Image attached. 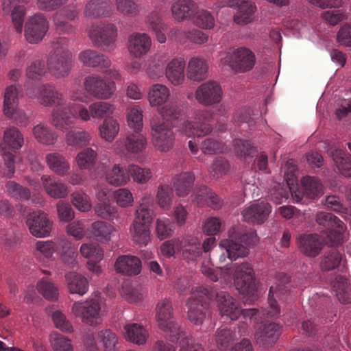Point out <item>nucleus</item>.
<instances>
[{"label": "nucleus", "mask_w": 351, "mask_h": 351, "mask_svg": "<svg viewBox=\"0 0 351 351\" xmlns=\"http://www.w3.org/2000/svg\"><path fill=\"white\" fill-rule=\"evenodd\" d=\"M38 93V99L42 105L45 106L55 105L51 112V123L58 130L69 129L72 125L75 112L71 102L64 98L62 93L48 84L40 86Z\"/></svg>", "instance_id": "nucleus-1"}, {"label": "nucleus", "mask_w": 351, "mask_h": 351, "mask_svg": "<svg viewBox=\"0 0 351 351\" xmlns=\"http://www.w3.org/2000/svg\"><path fill=\"white\" fill-rule=\"evenodd\" d=\"M216 273L221 283L229 284L232 279L237 289L245 295H254L255 291L254 272L251 265L243 263L230 267H217Z\"/></svg>", "instance_id": "nucleus-2"}, {"label": "nucleus", "mask_w": 351, "mask_h": 351, "mask_svg": "<svg viewBox=\"0 0 351 351\" xmlns=\"http://www.w3.org/2000/svg\"><path fill=\"white\" fill-rule=\"evenodd\" d=\"M69 40L60 37L53 43V49L49 52L47 59L49 72L56 78H65L69 76L72 68V53L66 49Z\"/></svg>", "instance_id": "nucleus-3"}, {"label": "nucleus", "mask_w": 351, "mask_h": 351, "mask_svg": "<svg viewBox=\"0 0 351 351\" xmlns=\"http://www.w3.org/2000/svg\"><path fill=\"white\" fill-rule=\"evenodd\" d=\"M103 304L99 298H90L83 302H74L71 307V313L79 317L82 322L95 326L102 321Z\"/></svg>", "instance_id": "nucleus-4"}, {"label": "nucleus", "mask_w": 351, "mask_h": 351, "mask_svg": "<svg viewBox=\"0 0 351 351\" xmlns=\"http://www.w3.org/2000/svg\"><path fill=\"white\" fill-rule=\"evenodd\" d=\"M117 36V28L112 23L93 25L89 37L94 45L105 51H112Z\"/></svg>", "instance_id": "nucleus-5"}, {"label": "nucleus", "mask_w": 351, "mask_h": 351, "mask_svg": "<svg viewBox=\"0 0 351 351\" xmlns=\"http://www.w3.org/2000/svg\"><path fill=\"white\" fill-rule=\"evenodd\" d=\"M212 294L202 286H197L192 289L191 296L186 302L187 318L195 325H200L205 319V309L202 300L205 298H210Z\"/></svg>", "instance_id": "nucleus-6"}, {"label": "nucleus", "mask_w": 351, "mask_h": 351, "mask_svg": "<svg viewBox=\"0 0 351 351\" xmlns=\"http://www.w3.org/2000/svg\"><path fill=\"white\" fill-rule=\"evenodd\" d=\"M217 306L221 316H226L232 320H237L241 314L245 316H254L257 313L256 309L243 311L238 302L224 291L217 294Z\"/></svg>", "instance_id": "nucleus-7"}, {"label": "nucleus", "mask_w": 351, "mask_h": 351, "mask_svg": "<svg viewBox=\"0 0 351 351\" xmlns=\"http://www.w3.org/2000/svg\"><path fill=\"white\" fill-rule=\"evenodd\" d=\"M86 90L97 99H108L112 97L115 90L113 81L107 80L99 75H92L84 80Z\"/></svg>", "instance_id": "nucleus-8"}, {"label": "nucleus", "mask_w": 351, "mask_h": 351, "mask_svg": "<svg viewBox=\"0 0 351 351\" xmlns=\"http://www.w3.org/2000/svg\"><path fill=\"white\" fill-rule=\"evenodd\" d=\"M24 139L21 133H4L3 141L1 144L3 151L4 167L3 173L7 177H12L14 173V156L12 153L8 152L7 149H18L23 144Z\"/></svg>", "instance_id": "nucleus-9"}, {"label": "nucleus", "mask_w": 351, "mask_h": 351, "mask_svg": "<svg viewBox=\"0 0 351 351\" xmlns=\"http://www.w3.org/2000/svg\"><path fill=\"white\" fill-rule=\"evenodd\" d=\"M181 110L177 103L170 102L159 110L160 117H154L151 121L153 132H169L173 128V120L178 118Z\"/></svg>", "instance_id": "nucleus-10"}, {"label": "nucleus", "mask_w": 351, "mask_h": 351, "mask_svg": "<svg viewBox=\"0 0 351 351\" xmlns=\"http://www.w3.org/2000/svg\"><path fill=\"white\" fill-rule=\"evenodd\" d=\"M25 223L31 234L36 238L49 237L53 228V222L41 210L30 213L26 217Z\"/></svg>", "instance_id": "nucleus-11"}, {"label": "nucleus", "mask_w": 351, "mask_h": 351, "mask_svg": "<svg viewBox=\"0 0 351 351\" xmlns=\"http://www.w3.org/2000/svg\"><path fill=\"white\" fill-rule=\"evenodd\" d=\"M49 29L48 21L40 13L30 17L25 25V37L31 44L40 43L45 37Z\"/></svg>", "instance_id": "nucleus-12"}, {"label": "nucleus", "mask_w": 351, "mask_h": 351, "mask_svg": "<svg viewBox=\"0 0 351 351\" xmlns=\"http://www.w3.org/2000/svg\"><path fill=\"white\" fill-rule=\"evenodd\" d=\"M223 90L220 84L215 81H208L199 86L195 90V97L199 104L210 106L221 102Z\"/></svg>", "instance_id": "nucleus-13"}, {"label": "nucleus", "mask_w": 351, "mask_h": 351, "mask_svg": "<svg viewBox=\"0 0 351 351\" xmlns=\"http://www.w3.org/2000/svg\"><path fill=\"white\" fill-rule=\"evenodd\" d=\"M156 319L158 326L164 332L176 334L178 326L173 321V308L169 300L159 301L156 307Z\"/></svg>", "instance_id": "nucleus-14"}, {"label": "nucleus", "mask_w": 351, "mask_h": 351, "mask_svg": "<svg viewBox=\"0 0 351 351\" xmlns=\"http://www.w3.org/2000/svg\"><path fill=\"white\" fill-rule=\"evenodd\" d=\"M225 62L236 72H245L251 70L255 64V56L248 49L238 48L232 55L228 56Z\"/></svg>", "instance_id": "nucleus-15"}, {"label": "nucleus", "mask_w": 351, "mask_h": 351, "mask_svg": "<svg viewBox=\"0 0 351 351\" xmlns=\"http://www.w3.org/2000/svg\"><path fill=\"white\" fill-rule=\"evenodd\" d=\"M237 8V12L234 16V21L238 24H247L253 19V14L256 10V5L254 3L245 0H228L223 3L222 5H218V8L224 6Z\"/></svg>", "instance_id": "nucleus-16"}, {"label": "nucleus", "mask_w": 351, "mask_h": 351, "mask_svg": "<svg viewBox=\"0 0 351 351\" xmlns=\"http://www.w3.org/2000/svg\"><path fill=\"white\" fill-rule=\"evenodd\" d=\"M281 334V327L275 323L260 326L254 334L256 342L263 348L272 346Z\"/></svg>", "instance_id": "nucleus-17"}, {"label": "nucleus", "mask_w": 351, "mask_h": 351, "mask_svg": "<svg viewBox=\"0 0 351 351\" xmlns=\"http://www.w3.org/2000/svg\"><path fill=\"white\" fill-rule=\"evenodd\" d=\"M271 211V206L267 202H262L245 207L241 215L246 222L261 224L266 221Z\"/></svg>", "instance_id": "nucleus-18"}, {"label": "nucleus", "mask_w": 351, "mask_h": 351, "mask_svg": "<svg viewBox=\"0 0 351 351\" xmlns=\"http://www.w3.org/2000/svg\"><path fill=\"white\" fill-rule=\"evenodd\" d=\"M151 46V38L145 33H133L128 38V51L135 58H141L147 54Z\"/></svg>", "instance_id": "nucleus-19"}, {"label": "nucleus", "mask_w": 351, "mask_h": 351, "mask_svg": "<svg viewBox=\"0 0 351 351\" xmlns=\"http://www.w3.org/2000/svg\"><path fill=\"white\" fill-rule=\"evenodd\" d=\"M79 11L73 5H67L56 13L54 16V23L57 30L60 34H70L75 29L68 21H74L78 18Z\"/></svg>", "instance_id": "nucleus-20"}, {"label": "nucleus", "mask_w": 351, "mask_h": 351, "mask_svg": "<svg viewBox=\"0 0 351 351\" xmlns=\"http://www.w3.org/2000/svg\"><path fill=\"white\" fill-rule=\"evenodd\" d=\"M115 232L116 229L112 224L98 220L92 223L87 229V238H95L101 243H107Z\"/></svg>", "instance_id": "nucleus-21"}, {"label": "nucleus", "mask_w": 351, "mask_h": 351, "mask_svg": "<svg viewBox=\"0 0 351 351\" xmlns=\"http://www.w3.org/2000/svg\"><path fill=\"white\" fill-rule=\"evenodd\" d=\"M142 264L141 260L135 256L123 255L114 263L117 272L127 276H136L140 274Z\"/></svg>", "instance_id": "nucleus-22"}, {"label": "nucleus", "mask_w": 351, "mask_h": 351, "mask_svg": "<svg viewBox=\"0 0 351 351\" xmlns=\"http://www.w3.org/2000/svg\"><path fill=\"white\" fill-rule=\"evenodd\" d=\"M41 181L46 193L52 198H65L69 193L66 184L53 177L44 175L41 177Z\"/></svg>", "instance_id": "nucleus-23"}, {"label": "nucleus", "mask_w": 351, "mask_h": 351, "mask_svg": "<svg viewBox=\"0 0 351 351\" xmlns=\"http://www.w3.org/2000/svg\"><path fill=\"white\" fill-rule=\"evenodd\" d=\"M298 246L304 255L315 257L322 249L323 241L317 234L302 235L298 239Z\"/></svg>", "instance_id": "nucleus-24"}, {"label": "nucleus", "mask_w": 351, "mask_h": 351, "mask_svg": "<svg viewBox=\"0 0 351 351\" xmlns=\"http://www.w3.org/2000/svg\"><path fill=\"white\" fill-rule=\"evenodd\" d=\"M79 60L89 67L108 68L111 64L110 60L105 55L95 50L87 49L78 55Z\"/></svg>", "instance_id": "nucleus-25"}, {"label": "nucleus", "mask_w": 351, "mask_h": 351, "mask_svg": "<svg viewBox=\"0 0 351 351\" xmlns=\"http://www.w3.org/2000/svg\"><path fill=\"white\" fill-rule=\"evenodd\" d=\"M186 62L183 58H175L167 65L165 75L174 86H178L184 81V69Z\"/></svg>", "instance_id": "nucleus-26"}, {"label": "nucleus", "mask_w": 351, "mask_h": 351, "mask_svg": "<svg viewBox=\"0 0 351 351\" xmlns=\"http://www.w3.org/2000/svg\"><path fill=\"white\" fill-rule=\"evenodd\" d=\"M195 175L190 171L182 172L173 178V186L177 196L184 197L192 191Z\"/></svg>", "instance_id": "nucleus-27"}, {"label": "nucleus", "mask_w": 351, "mask_h": 351, "mask_svg": "<svg viewBox=\"0 0 351 351\" xmlns=\"http://www.w3.org/2000/svg\"><path fill=\"white\" fill-rule=\"evenodd\" d=\"M112 13V3L110 0H90L85 5L84 15L97 19L108 16Z\"/></svg>", "instance_id": "nucleus-28"}, {"label": "nucleus", "mask_w": 351, "mask_h": 351, "mask_svg": "<svg viewBox=\"0 0 351 351\" xmlns=\"http://www.w3.org/2000/svg\"><path fill=\"white\" fill-rule=\"evenodd\" d=\"M208 69V66L204 59L193 57L188 62L187 77L195 82L202 81L207 77Z\"/></svg>", "instance_id": "nucleus-29"}, {"label": "nucleus", "mask_w": 351, "mask_h": 351, "mask_svg": "<svg viewBox=\"0 0 351 351\" xmlns=\"http://www.w3.org/2000/svg\"><path fill=\"white\" fill-rule=\"evenodd\" d=\"M67 288L70 293L84 295L89 288L87 278L82 274L69 272L65 275Z\"/></svg>", "instance_id": "nucleus-30"}, {"label": "nucleus", "mask_w": 351, "mask_h": 351, "mask_svg": "<svg viewBox=\"0 0 351 351\" xmlns=\"http://www.w3.org/2000/svg\"><path fill=\"white\" fill-rule=\"evenodd\" d=\"M197 8L196 3L192 0H178L172 4L171 10L175 20L182 21L191 18Z\"/></svg>", "instance_id": "nucleus-31"}, {"label": "nucleus", "mask_w": 351, "mask_h": 351, "mask_svg": "<svg viewBox=\"0 0 351 351\" xmlns=\"http://www.w3.org/2000/svg\"><path fill=\"white\" fill-rule=\"evenodd\" d=\"M302 191L296 187L295 191L301 194L302 199L305 195L308 198L314 199L322 194L323 186L320 180L316 177L306 176L301 180Z\"/></svg>", "instance_id": "nucleus-32"}, {"label": "nucleus", "mask_w": 351, "mask_h": 351, "mask_svg": "<svg viewBox=\"0 0 351 351\" xmlns=\"http://www.w3.org/2000/svg\"><path fill=\"white\" fill-rule=\"evenodd\" d=\"M152 198L149 195L143 197L138 208L135 211L133 222L150 226L153 220V210Z\"/></svg>", "instance_id": "nucleus-33"}, {"label": "nucleus", "mask_w": 351, "mask_h": 351, "mask_svg": "<svg viewBox=\"0 0 351 351\" xmlns=\"http://www.w3.org/2000/svg\"><path fill=\"white\" fill-rule=\"evenodd\" d=\"M46 160L49 169L60 176H66L70 170V164L66 158L58 153L47 155Z\"/></svg>", "instance_id": "nucleus-34"}, {"label": "nucleus", "mask_w": 351, "mask_h": 351, "mask_svg": "<svg viewBox=\"0 0 351 351\" xmlns=\"http://www.w3.org/2000/svg\"><path fill=\"white\" fill-rule=\"evenodd\" d=\"M284 172V177L287 184L289 188L293 199L295 202H300L302 200V195L298 194L295 191V185H297V178L295 174L296 171V166L293 160H288L285 165L282 167Z\"/></svg>", "instance_id": "nucleus-35"}, {"label": "nucleus", "mask_w": 351, "mask_h": 351, "mask_svg": "<svg viewBox=\"0 0 351 351\" xmlns=\"http://www.w3.org/2000/svg\"><path fill=\"white\" fill-rule=\"evenodd\" d=\"M193 201L198 205L207 204L213 209H219L223 205V201L210 189L204 187L193 195Z\"/></svg>", "instance_id": "nucleus-36"}, {"label": "nucleus", "mask_w": 351, "mask_h": 351, "mask_svg": "<svg viewBox=\"0 0 351 351\" xmlns=\"http://www.w3.org/2000/svg\"><path fill=\"white\" fill-rule=\"evenodd\" d=\"M332 286L341 303H351V286L347 278L338 276L332 282Z\"/></svg>", "instance_id": "nucleus-37"}, {"label": "nucleus", "mask_w": 351, "mask_h": 351, "mask_svg": "<svg viewBox=\"0 0 351 351\" xmlns=\"http://www.w3.org/2000/svg\"><path fill=\"white\" fill-rule=\"evenodd\" d=\"M125 338L134 343L141 345L146 342L148 338L147 330L141 324H130L124 327Z\"/></svg>", "instance_id": "nucleus-38"}, {"label": "nucleus", "mask_w": 351, "mask_h": 351, "mask_svg": "<svg viewBox=\"0 0 351 351\" xmlns=\"http://www.w3.org/2000/svg\"><path fill=\"white\" fill-rule=\"evenodd\" d=\"M228 239L222 240L219 243V247L226 250L228 258L235 260L239 257L246 256L249 253L247 247L234 241L232 235Z\"/></svg>", "instance_id": "nucleus-39"}, {"label": "nucleus", "mask_w": 351, "mask_h": 351, "mask_svg": "<svg viewBox=\"0 0 351 351\" xmlns=\"http://www.w3.org/2000/svg\"><path fill=\"white\" fill-rule=\"evenodd\" d=\"M328 152L339 172L346 177H350L351 160L345 157L344 152L336 147H331Z\"/></svg>", "instance_id": "nucleus-40"}, {"label": "nucleus", "mask_w": 351, "mask_h": 351, "mask_svg": "<svg viewBox=\"0 0 351 351\" xmlns=\"http://www.w3.org/2000/svg\"><path fill=\"white\" fill-rule=\"evenodd\" d=\"M146 23L147 27L152 29L160 43L166 42L165 31L167 25L163 23L162 18L157 12H153L147 17Z\"/></svg>", "instance_id": "nucleus-41"}, {"label": "nucleus", "mask_w": 351, "mask_h": 351, "mask_svg": "<svg viewBox=\"0 0 351 351\" xmlns=\"http://www.w3.org/2000/svg\"><path fill=\"white\" fill-rule=\"evenodd\" d=\"M130 233L133 242L139 246H145L151 241L150 226L132 222Z\"/></svg>", "instance_id": "nucleus-42"}, {"label": "nucleus", "mask_w": 351, "mask_h": 351, "mask_svg": "<svg viewBox=\"0 0 351 351\" xmlns=\"http://www.w3.org/2000/svg\"><path fill=\"white\" fill-rule=\"evenodd\" d=\"M343 261V255L338 250L332 249L321 257L319 266L322 271H331L339 267Z\"/></svg>", "instance_id": "nucleus-43"}, {"label": "nucleus", "mask_w": 351, "mask_h": 351, "mask_svg": "<svg viewBox=\"0 0 351 351\" xmlns=\"http://www.w3.org/2000/svg\"><path fill=\"white\" fill-rule=\"evenodd\" d=\"M173 189L167 184H160L156 191V203L163 210H169L173 204Z\"/></svg>", "instance_id": "nucleus-44"}, {"label": "nucleus", "mask_w": 351, "mask_h": 351, "mask_svg": "<svg viewBox=\"0 0 351 351\" xmlns=\"http://www.w3.org/2000/svg\"><path fill=\"white\" fill-rule=\"evenodd\" d=\"M170 96L169 89L162 84H154L148 93V101L152 106L164 104Z\"/></svg>", "instance_id": "nucleus-45"}, {"label": "nucleus", "mask_w": 351, "mask_h": 351, "mask_svg": "<svg viewBox=\"0 0 351 351\" xmlns=\"http://www.w3.org/2000/svg\"><path fill=\"white\" fill-rule=\"evenodd\" d=\"M97 158V152L91 148H86L77 153L75 162L80 169L90 170L95 166Z\"/></svg>", "instance_id": "nucleus-46"}, {"label": "nucleus", "mask_w": 351, "mask_h": 351, "mask_svg": "<svg viewBox=\"0 0 351 351\" xmlns=\"http://www.w3.org/2000/svg\"><path fill=\"white\" fill-rule=\"evenodd\" d=\"M108 182L115 186L126 185L130 180L128 173L119 165H114L106 175Z\"/></svg>", "instance_id": "nucleus-47"}, {"label": "nucleus", "mask_w": 351, "mask_h": 351, "mask_svg": "<svg viewBox=\"0 0 351 351\" xmlns=\"http://www.w3.org/2000/svg\"><path fill=\"white\" fill-rule=\"evenodd\" d=\"M234 151L238 158L245 161L252 160L257 153L256 148L248 141L241 139L234 141Z\"/></svg>", "instance_id": "nucleus-48"}, {"label": "nucleus", "mask_w": 351, "mask_h": 351, "mask_svg": "<svg viewBox=\"0 0 351 351\" xmlns=\"http://www.w3.org/2000/svg\"><path fill=\"white\" fill-rule=\"evenodd\" d=\"M128 171L133 181L138 184L147 183L153 177L149 168L141 167L134 164L128 165Z\"/></svg>", "instance_id": "nucleus-49"}, {"label": "nucleus", "mask_w": 351, "mask_h": 351, "mask_svg": "<svg viewBox=\"0 0 351 351\" xmlns=\"http://www.w3.org/2000/svg\"><path fill=\"white\" fill-rule=\"evenodd\" d=\"M19 90L14 85H11L5 89L3 101V112L6 116H10L17 108V101Z\"/></svg>", "instance_id": "nucleus-50"}, {"label": "nucleus", "mask_w": 351, "mask_h": 351, "mask_svg": "<svg viewBox=\"0 0 351 351\" xmlns=\"http://www.w3.org/2000/svg\"><path fill=\"white\" fill-rule=\"evenodd\" d=\"M71 202L73 206L81 213H88L93 208L89 195L84 191H74L71 195Z\"/></svg>", "instance_id": "nucleus-51"}, {"label": "nucleus", "mask_w": 351, "mask_h": 351, "mask_svg": "<svg viewBox=\"0 0 351 351\" xmlns=\"http://www.w3.org/2000/svg\"><path fill=\"white\" fill-rule=\"evenodd\" d=\"M147 141L142 133H130L126 138L125 146L131 153H138L145 149Z\"/></svg>", "instance_id": "nucleus-52"}, {"label": "nucleus", "mask_w": 351, "mask_h": 351, "mask_svg": "<svg viewBox=\"0 0 351 351\" xmlns=\"http://www.w3.org/2000/svg\"><path fill=\"white\" fill-rule=\"evenodd\" d=\"M112 199L119 207L123 208L132 207L134 203L133 193L128 188H120L114 191Z\"/></svg>", "instance_id": "nucleus-53"}, {"label": "nucleus", "mask_w": 351, "mask_h": 351, "mask_svg": "<svg viewBox=\"0 0 351 351\" xmlns=\"http://www.w3.org/2000/svg\"><path fill=\"white\" fill-rule=\"evenodd\" d=\"M152 143L158 151L167 152L173 147V136L169 133H153Z\"/></svg>", "instance_id": "nucleus-54"}, {"label": "nucleus", "mask_w": 351, "mask_h": 351, "mask_svg": "<svg viewBox=\"0 0 351 351\" xmlns=\"http://www.w3.org/2000/svg\"><path fill=\"white\" fill-rule=\"evenodd\" d=\"M80 254L88 261H101L104 255L103 249L97 243H84L80 248Z\"/></svg>", "instance_id": "nucleus-55"}, {"label": "nucleus", "mask_w": 351, "mask_h": 351, "mask_svg": "<svg viewBox=\"0 0 351 351\" xmlns=\"http://www.w3.org/2000/svg\"><path fill=\"white\" fill-rule=\"evenodd\" d=\"M36 289L45 299L56 300L58 298V289L53 282L48 279H42L36 284Z\"/></svg>", "instance_id": "nucleus-56"}, {"label": "nucleus", "mask_w": 351, "mask_h": 351, "mask_svg": "<svg viewBox=\"0 0 351 351\" xmlns=\"http://www.w3.org/2000/svg\"><path fill=\"white\" fill-rule=\"evenodd\" d=\"M127 122L128 126L134 132H140L143 128V111L138 106L128 109Z\"/></svg>", "instance_id": "nucleus-57"}, {"label": "nucleus", "mask_w": 351, "mask_h": 351, "mask_svg": "<svg viewBox=\"0 0 351 351\" xmlns=\"http://www.w3.org/2000/svg\"><path fill=\"white\" fill-rule=\"evenodd\" d=\"M121 295L128 302L137 303L143 301L145 298L147 292L140 287H132L128 285H125L122 288Z\"/></svg>", "instance_id": "nucleus-58"}, {"label": "nucleus", "mask_w": 351, "mask_h": 351, "mask_svg": "<svg viewBox=\"0 0 351 351\" xmlns=\"http://www.w3.org/2000/svg\"><path fill=\"white\" fill-rule=\"evenodd\" d=\"M47 70V66L43 60H35L27 67L26 75L29 79L39 80L45 75Z\"/></svg>", "instance_id": "nucleus-59"}, {"label": "nucleus", "mask_w": 351, "mask_h": 351, "mask_svg": "<svg viewBox=\"0 0 351 351\" xmlns=\"http://www.w3.org/2000/svg\"><path fill=\"white\" fill-rule=\"evenodd\" d=\"M224 221L217 217L206 218L202 225V231L206 235L215 236L224 229Z\"/></svg>", "instance_id": "nucleus-60"}, {"label": "nucleus", "mask_w": 351, "mask_h": 351, "mask_svg": "<svg viewBox=\"0 0 351 351\" xmlns=\"http://www.w3.org/2000/svg\"><path fill=\"white\" fill-rule=\"evenodd\" d=\"M115 4L117 11L124 16L134 17L139 14V5L135 0H116Z\"/></svg>", "instance_id": "nucleus-61"}, {"label": "nucleus", "mask_w": 351, "mask_h": 351, "mask_svg": "<svg viewBox=\"0 0 351 351\" xmlns=\"http://www.w3.org/2000/svg\"><path fill=\"white\" fill-rule=\"evenodd\" d=\"M97 337L104 351H115L118 345V338L114 332L110 330H101L98 332Z\"/></svg>", "instance_id": "nucleus-62"}, {"label": "nucleus", "mask_w": 351, "mask_h": 351, "mask_svg": "<svg viewBox=\"0 0 351 351\" xmlns=\"http://www.w3.org/2000/svg\"><path fill=\"white\" fill-rule=\"evenodd\" d=\"M173 232L174 229L169 219L159 217L156 219V233L159 239L164 240L171 237Z\"/></svg>", "instance_id": "nucleus-63"}, {"label": "nucleus", "mask_w": 351, "mask_h": 351, "mask_svg": "<svg viewBox=\"0 0 351 351\" xmlns=\"http://www.w3.org/2000/svg\"><path fill=\"white\" fill-rule=\"evenodd\" d=\"M50 342L53 351H73V348L71 340L60 334L50 335Z\"/></svg>", "instance_id": "nucleus-64"}]
</instances>
